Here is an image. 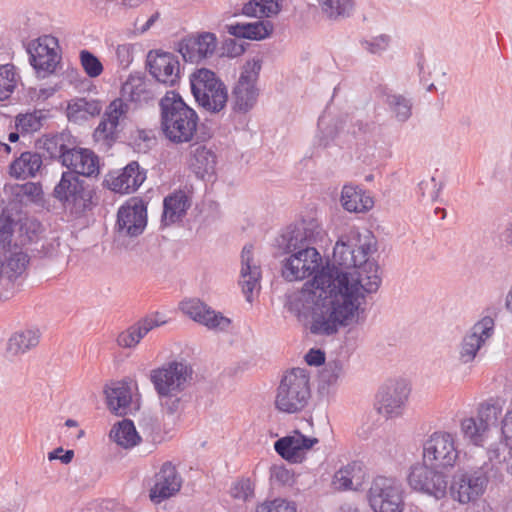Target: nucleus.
<instances>
[{
  "mask_svg": "<svg viewBox=\"0 0 512 512\" xmlns=\"http://www.w3.org/2000/svg\"><path fill=\"white\" fill-rule=\"evenodd\" d=\"M285 250L290 254L282 264L287 281L303 280L316 272L312 282L289 295L288 310L309 325L314 335L330 336L358 321L365 295L375 293L381 284L379 266L369 256L376 251L370 234L361 235L351 229L342 235L333 249V264L321 266L317 249L295 245Z\"/></svg>",
  "mask_w": 512,
  "mask_h": 512,
  "instance_id": "obj_1",
  "label": "nucleus"
},
{
  "mask_svg": "<svg viewBox=\"0 0 512 512\" xmlns=\"http://www.w3.org/2000/svg\"><path fill=\"white\" fill-rule=\"evenodd\" d=\"M159 106L161 131L165 138L174 144L191 142L199 122L196 111L175 91L166 92Z\"/></svg>",
  "mask_w": 512,
  "mask_h": 512,
  "instance_id": "obj_2",
  "label": "nucleus"
},
{
  "mask_svg": "<svg viewBox=\"0 0 512 512\" xmlns=\"http://www.w3.org/2000/svg\"><path fill=\"white\" fill-rule=\"evenodd\" d=\"M192 375V368L183 361H171L151 370L150 381L164 413L174 415L180 410L182 394L191 382Z\"/></svg>",
  "mask_w": 512,
  "mask_h": 512,
  "instance_id": "obj_3",
  "label": "nucleus"
},
{
  "mask_svg": "<svg viewBox=\"0 0 512 512\" xmlns=\"http://www.w3.org/2000/svg\"><path fill=\"white\" fill-rule=\"evenodd\" d=\"M311 396L310 377L306 369L293 368L287 371L277 388L275 407L288 414L302 411Z\"/></svg>",
  "mask_w": 512,
  "mask_h": 512,
  "instance_id": "obj_4",
  "label": "nucleus"
},
{
  "mask_svg": "<svg viewBox=\"0 0 512 512\" xmlns=\"http://www.w3.org/2000/svg\"><path fill=\"white\" fill-rule=\"evenodd\" d=\"M191 91L196 102L210 113L224 109L228 93L224 83L216 74L206 68L194 72L190 77Z\"/></svg>",
  "mask_w": 512,
  "mask_h": 512,
  "instance_id": "obj_5",
  "label": "nucleus"
},
{
  "mask_svg": "<svg viewBox=\"0 0 512 512\" xmlns=\"http://www.w3.org/2000/svg\"><path fill=\"white\" fill-rule=\"evenodd\" d=\"M488 482L487 464L458 469L452 477L451 497L460 504L474 503L485 493Z\"/></svg>",
  "mask_w": 512,
  "mask_h": 512,
  "instance_id": "obj_6",
  "label": "nucleus"
},
{
  "mask_svg": "<svg viewBox=\"0 0 512 512\" xmlns=\"http://www.w3.org/2000/svg\"><path fill=\"white\" fill-rule=\"evenodd\" d=\"M261 67V61L255 59L243 65L240 76L231 92L230 105L233 112L246 114L256 105L259 96L256 83Z\"/></svg>",
  "mask_w": 512,
  "mask_h": 512,
  "instance_id": "obj_7",
  "label": "nucleus"
},
{
  "mask_svg": "<svg viewBox=\"0 0 512 512\" xmlns=\"http://www.w3.org/2000/svg\"><path fill=\"white\" fill-rule=\"evenodd\" d=\"M455 434L446 431L432 433L423 443V459L434 468H453L459 460Z\"/></svg>",
  "mask_w": 512,
  "mask_h": 512,
  "instance_id": "obj_8",
  "label": "nucleus"
},
{
  "mask_svg": "<svg viewBox=\"0 0 512 512\" xmlns=\"http://www.w3.org/2000/svg\"><path fill=\"white\" fill-rule=\"evenodd\" d=\"M53 196L66 210L75 216L82 215L91 206V191L84 187V181L72 172H63L53 190Z\"/></svg>",
  "mask_w": 512,
  "mask_h": 512,
  "instance_id": "obj_9",
  "label": "nucleus"
},
{
  "mask_svg": "<svg viewBox=\"0 0 512 512\" xmlns=\"http://www.w3.org/2000/svg\"><path fill=\"white\" fill-rule=\"evenodd\" d=\"M368 501L374 512H403V490L395 479L378 476L368 491Z\"/></svg>",
  "mask_w": 512,
  "mask_h": 512,
  "instance_id": "obj_10",
  "label": "nucleus"
},
{
  "mask_svg": "<svg viewBox=\"0 0 512 512\" xmlns=\"http://www.w3.org/2000/svg\"><path fill=\"white\" fill-rule=\"evenodd\" d=\"M29 61L38 76L46 77L55 72L61 61V48L58 39L43 35L28 44Z\"/></svg>",
  "mask_w": 512,
  "mask_h": 512,
  "instance_id": "obj_11",
  "label": "nucleus"
},
{
  "mask_svg": "<svg viewBox=\"0 0 512 512\" xmlns=\"http://www.w3.org/2000/svg\"><path fill=\"white\" fill-rule=\"evenodd\" d=\"M428 463L416 464L411 467L408 484L415 490L433 496L435 499L445 497L447 493V476Z\"/></svg>",
  "mask_w": 512,
  "mask_h": 512,
  "instance_id": "obj_12",
  "label": "nucleus"
},
{
  "mask_svg": "<svg viewBox=\"0 0 512 512\" xmlns=\"http://www.w3.org/2000/svg\"><path fill=\"white\" fill-rule=\"evenodd\" d=\"M409 394L410 387L405 380L390 381L379 389L375 409L386 419L401 416Z\"/></svg>",
  "mask_w": 512,
  "mask_h": 512,
  "instance_id": "obj_13",
  "label": "nucleus"
},
{
  "mask_svg": "<svg viewBox=\"0 0 512 512\" xmlns=\"http://www.w3.org/2000/svg\"><path fill=\"white\" fill-rule=\"evenodd\" d=\"M130 111V105L123 99L113 100L106 108L101 121L94 130L93 137L96 142H102L111 147L120 137V120Z\"/></svg>",
  "mask_w": 512,
  "mask_h": 512,
  "instance_id": "obj_14",
  "label": "nucleus"
},
{
  "mask_svg": "<svg viewBox=\"0 0 512 512\" xmlns=\"http://www.w3.org/2000/svg\"><path fill=\"white\" fill-rule=\"evenodd\" d=\"M495 322L490 316H485L476 322L464 335L459 345V361L463 364L472 362L486 341L494 334Z\"/></svg>",
  "mask_w": 512,
  "mask_h": 512,
  "instance_id": "obj_15",
  "label": "nucleus"
},
{
  "mask_svg": "<svg viewBox=\"0 0 512 512\" xmlns=\"http://www.w3.org/2000/svg\"><path fill=\"white\" fill-rule=\"evenodd\" d=\"M147 224V210L142 201L132 199L121 206L117 213L116 228L120 236L136 237Z\"/></svg>",
  "mask_w": 512,
  "mask_h": 512,
  "instance_id": "obj_16",
  "label": "nucleus"
},
{
  "mask_svg": "<svg viewBox=\"0 0 512 512\" xmlns=\"http://www.w3.org/2000/svg\"><path fill=\"white\" fill-rule=\"evenodd\" d=\"M147 65L150 74L158 83L174 86L180 79V64L175 55L168 52L148 53Z\"/></svg>",
  "mask_w": 512,
  "mask_h": 512,
  "instance_id": "obj_17",
  "label": "nucleus"
},
{
  "mask_svg": "<svg viewBox=\"0 0 512 512\" xmlns=\"http://www.w3.org/2000/svg\"><path fill=\"white\" fill-rule=\"evenodd\" d=\"M156 83L139 75H130L122 84L121 97L124 102L136 106L148 104L156 97Z\"/></svg>",
  "mask_w": 512,
  "mask_h": 512,
  "instance_id": "obj_18",
  "label": "nucleus"
},
{
  "mask_svg": "<svg viewBox=\"0 0 512 512\" xmlns=\"http://www.w3.org/2000/svg\"><path fill=\"white\" fill-rule=\"evenodd\" d=\"M181 482L175 466L170 462L164 463L155 474V482L149 494L151 501L160 503L175 495L181 488Z\"/></svg>",
  "mask_w": 512,
  "mask_h": 512,
  "instance_id": "obj_19",
  "label": "nucleus"
},
{
  "mask_svg": "<svg viewBox=\"0 0 512 512\" xmlns=\"http://www.w3.org/2000/svg\"><path fill=\"white\" fill-rule=\"evenodd\" d=\"M146 173L137 162L132 161L122 170L110 173L106 179L108 187L115 192L128 194L136 191L144 182Z\"/></svg>",
  "mask_w": 512,
  "mask_h": 512,
  "instance_id": "obj_20",
  "label": "nucleus"
},
{
  "mask_svg": "<svg viewBox=\"0 0 512 512\" xmlns=\"http://www.w3.org/2000/svg\"><path fill=\"white\" fill-rule=\"evenodd\" d=\"M166 322L164 316L158 312L149 315L121 332L117 337V343L123 348H134L152 329Z\"/></svg>",
  "mask_w": 512,
  "mask_h": 512,
  "instance_id": "obj_21",
  "label": "nucleus"
},
{
  "mask_svg": "<svg viewBox=\"0 0 512 512\" xmlns=\"http://www.w3.org/2000/svg\"><path fill=\"white\" fill-rule=\"evenodd\" d=\"M217 47V39L213 33H203L198 37L189 38L180 45V53L185 61L198 63L210 57Z\"/></svg>",
  "mask_w": 512,
  "mask_h": 512,
  "instance_id": "obj_22",
  "label": "nucleus"
},
{
  "mask_svg": "<svg viewBox=\"0 0 512 512\" xmlns=\"http://www.w3.org/2000/svg\"><path fill=\"white\" fill-rule=\"evenodd\" d=\"M63 166L69 168L72 173L91 177L99 173L98 157L89 149L76 148L75 145L63 159Z\"/></svg>",
  "mask_w": 512,
  "mask_h": 512,
  "instance_id": "obj_23",
  "label": "nucleus"
},
{
  "mask_svg": "<svg viewBox=\"0 0 512 512\" xmlns=\"http://www.w3.org/2000/svg\"><path fill=\"white\" fill-rule=\"evenodd\" d=\"M252 250L253 246L251 244H247L243 247L241 252L239 284L241 285L242 291L248 302H251L252 294L254 290L259 287V281L261 278V268L254 261Z\"/></svg>",
  "mask_w": 512,
  "mask_h": 512,
  "instance_id": "obj_24",
  "label": "nucleus"
},
{
  "mask_svg": "<svg viewBox=\"0 0 512 512\" xmlns=\"http://www.w3.org/2000/svg\"><path fill=\"white\" fill-rule=\"evenodd\" d=\"M318 443L317 438L306 437L296 431L291 436L278 439L274 443L275 451L285 460L297 463L302 460L303 451Z\"/></svg>",
  "mask_w": 512,
  "mask_h": 512,
  "instance_id": "obj_25",
  "label": "nucleus"
},
{
  "mask_svg": "<svg viewBox=\"0 0 512 512\" xmlns=\"http://www.w3.org/2000/svg\"><path fill=\"white\" fill-rule=\"evenodd\" d=\"M74 145L72 136L67 132L45 134L36 141L37 148L43 149L51 159H57L61 163Z\"/></svg>",
  "mask_w": 512,
  "mask_h": 512,
  "instance_id": "obj_26",
  "label": "nucleus"
},
{
  "mask_svg": "<svg viewBox=\"0 0 512 512\" xmlns=\"http://www.w3.org/2000/svg\"><path fill=\"white\" fill-rule=\"evenodd\" d=\"M366 473L361 462L353 461L340 468L333 476L335 490H358L364 482Z\"/></svg>",
  "mask_w": 512,
  "mask_h": 512,
  "instance_id": "obj_27",
  "label": "nucleus"
},
{
  "mask_svg": "<svg viewBox=\"0 0 512 512\" xmlns=\"http://www.w3.org/2000/svg\"><path fill=\"white\" fill-rule=\"evenodd\" d=\"M324 236L322 227L315 220L304 222L301 227H297L289 232L285 238L289 247L299 245L301 247L316 249L312 245L321 241Z\"/></svg>",
  "mask_w": 512,
  "mask_h": 512,
  "instance_id": "obj_28",
  "label": "nucleus"
},
{
  "mask_svg": "<svg viewBox=\"0 0 512 512\" xmlns=\"http://www.w3.org/2000/svg\"><path fill=\"white\" fill-rule=\"evenodd\" d=\"M49 119V110L33 109L17 114L14 118V126L25 137L40 131Z\"/></svg>",
  "mask_w": 512,
  "mask_h": 512,
  "instance_id": "obj_29",
  "label": "nucleus"
},
{
  "mask_svg": "<svg viewBox=\"0 0 512 512\" xmlns=\"http://www.w3.org/2000/svg\"><path fill=\"white\" fill-rule=\"evenodd\" d=\"M190 207L188 196L184 191H176L167 197L163 202L162 223L165 226L181 221Z\"/></svg>",
  "mask_w": 512,
  "mask_h": 512,
  "instance_id": "obj_30",
  "label": "nucleus"
},
{
  "mask_svg": "<svg viewBox=\"0 0 512 512\" xmlns=\"http://www.w3.org/2000/svg\"><path fill=\"white\" fill-rule=\"evenodd\" d=\"M42 157L37 152L26 151L10 164V175L17 179L35 177L42 167Z\"/></svg>",
  "mask_w": 512,
  "mask_h": 512,
  "instance_id": "obj_31",
  "label": "nucleus"
},
{
  "mask_svg": "<svg viewBox=\"0 0 512 512\" xmlns=\"http://www.w3.org/2000/svg\"><path fill=\"white\" fill-rule=\"evenodd\" d=\"M273 31V24L266 21H256L254 23H237L227 25V32L237 38H246L250 40H262L268 37Z\"/></svg>",
  "mask_w": 512,
  "mask_h": 512,
  "instance_id": "obj_32",
  "label": "nucleus"
},
{
  "mask_svg": "<svg viewBox=\"0 0 512 512\" xmlns=\"http://www.w3.org/2000/svg\"><path fill=\"white\" fill-rule=\"evenodd\" d=\"M190 168L199 178L212 175L216 166V155L211 149L203 145L191 148Z\"/></svg>",
  "mask_w": 512,
  "mask_h": 512,
  "instance_id": "obj_33",
  "label": "nucleus"
},
{
  "mask_svg": "<svg viewBox=\"0 0 512 512\" xmlns=\"http://www.w3.org/2000/svg\"><path fill=\"white\" fill-rule=\"evenodd\" d=\"M105 393L110 411L118 416L125 415L132 398L130 386L125 382H117L107 388Z\"/></svg>",
  "mask_w": 512,
  "mask_h": 512,
  "instance_id": "obj_34",
  "label": "nucleus"
},
{
  "mask_svg": "<svg viewBox=\"0 0 512 512\" xmlns=\"http://www.w3.org/2000/svg\"><path fill=\"white\" fill-rule=\"evenodd\" d=\"M341 202L345 210L356 213L368 211L374 205V201L369 195L352 185L343 187Z\"/></svg>",
  "mask_w": 512,
  "mask_h": 512,
  "instance_id": "obj_35",
  "label": "nucleus"
},
{
  "mask_svg": "<svg viewBox=\"0 0 512 512\" xmlns=\"http://www.w3.org/2000/svg\"><path fill=\"white\" fill-rule=\"evenodd\" d=\"M384 103L392 117L399 123H404L412 115V99L395 92H384Z\"/></svg>",
  "mask_w": 512,
  "mask_h": 512,
  "instance_id": "obj_36",
  "label": "nucleus"
},
{
  "mask_svg": "<svg viewBox=\"0 0 512 512\" xmlns=\"http://www.w3.org/2000/svg\"><path fill=\"white\" fill-rule=\"evenodd\" d=\"M109 436L118 446L124 449L136 446L141 440L134 423L129 419H123L114 424Z\"/></svg>",
  "mask_w": 512,
  "mask_h": 512,
  "instance_id": "obj_37",
  "label": "nucleus"
},
{
  "mask_svg": "<svg viewBox=\"0 0 512 512\" xmlns=\"http://www.w3.org/2000/svg\"><path fill=\"white\" fill-rule=\"evenodd\" d=\"M40 333L38 330L26 329L14 333L8 340L7 352L11 355H18L38 345Z\"/></svg>",
  "mask_w": 512,
  "mask_h": 512,
  "instance_id": "obj_38",
  "label": "nucleus"
},
{
  "mask_svg": "<svg viewBox=\"0 0 512 512\" xmlns=\"http://www.w3.org/2000/svg\"><path fill=\"white\" fill-rule=\"evenodd\" d=\"M460 429L464 439L475 446H483L489 432L488 425L474 417L464 418L460 423Z\"/></svg>",
  "mask_w": 512,
  "mask_h": 512,
  "instance_id": "obj_39",
  "label": "nucleus"
},
{
  "mask_svg": "<svg viewBox=\"0 0 512 512\" xmlns=\"http://www.w3.org/2000/svg\"><path fill=\"white\" fill-rule=\"evenodd\" d=\"M102 105L99 100L77 98L68 105V113L71 117L86 119L99 115Z\"/></svg>",
  "mask_w": 512,
  "mask_h": 512,
  "instance_id": "obj_40",
  "label": "nucleus"
},
{
  "mask_svg": "<svg viewBox=\"0 0 512 512\" xmlns=\"http://www.w3.org/2000/svg\"><path fill=\"white\" fill-rule=\"evenodd\" d=\"M180 310L194 322L201 324L204 320L205 312H208V304L199 298H190L180 302Z\"/></svg>",
  "mask_w": 512,
  "mask_h": 512,
  "instance_id": "obj_41",
  "label": "nucleus"
},
{
  "mask_svg": "<svg viewBox=\"0 0 512 512\" xmlns=\"http://www.w3.org/2000/svg\"><path fill=\"white\" fill-rule=\"evenodd\" d=\"M15 67L12 64L0 66V101L7 99L16 87Z\"/></svg>",
  "mask_w": 512,
  "mask_h": 512,
  "instance_id": "obj_42",
  "label": "nucleus"
},
{
  "mask_svg": "<svg viewBox=\"0 0 512 512\" xmlns=\"http://www.w3.org/2000/svg\"><path fill=\"white\" fill-rule=\"evenodd\" d=\"M200 325L208 330L220 332L226 331L229 328L231 320L208 305V312H205L204 320Z\"/></svg>",
  "mask_w": 512,
  "mask_h": 512,
  "instance_id": "obj_43",
  "label": "nucleus"
},
{
  "mask_svg": "<svg viewBox=\"0 0 512 512\" xmlns=\"http://www.w3.org/2000/svg\"><path fill=\"white\" fill-rule=\"evenodd\" d=\"M319 4L330 18L348 15L352 10L351 0H319Z\"/></svg>",
  "mask_w": 512,
  "mask_h": 512,
  "instance_id": "obj_44",
  "label": "nucleus"
},
{
  "mask_svg": "<svg viewBox=\"0 0 512 512\" xmlns=\"http://www.w3.org/2000/svg\"><path fill=\"white\" fill-rule=\"evenodd\" d=\"M296 504L283 498L265 501L256 507L255 512H296Z\"/></svg>",
  "mask_w": 512,
  "mask_h": 512,
  "instance_id": "obj_45",
  "label": "nucleus"
},
{
  "mask_svg": "<svg viewBox=\"0 0 512 512\" xmlns=\"http://www.w3.org/2000/svg\"><path fill=\"white\" fill-rule=\"evenodd\" d=\"M343 364L339 360L330 361L320 374V379L327 386L336 385L343 376Z\"/></svg>",
  "mask_w": 512,
  "mask_h": 512,
  "instance_id": "obj_46",
  "label": "nucleus"
},
{
  "mask_svg": "<svg viewBox=\"0 0 512 512\" xmlns=\"http://www.w3.org/2000/svg\"><path fill=\"white\" fill-rule=\"evenodd\" d=\"M80 61L84 71L91 78L98 77L103 72L100 60L88 50L80 52Z\"/></svg>",
  "mask_w": 512,
  "mask_h": 512,
  "instance_id": "obj_47",
  "label": "nucleus"
},
{
  "mask_svg": "<svg viewBox=\"0 0 512 512\" xmlns=\"http://www.w3.org/2000/svg\"><path fill=\"white\" fill-rule=\"evenodd\" d=\"M29 263L28 255L24 252H17L12 254L7 260V269L10 278L18 277L25 270Z\"/></svg>",
  "mask_w": 512,
  "mask_h": 512,
  "instance_id": "obj_48",
  "label": "nucleus"
},
{
  "mask_svg": "<svg viewBox=\"0 0 512 512\" xmlns=\"http://www.w3.org/2000/svg\"><path fill=\"white\" fill-rule=\"evenodd\" d=\"M230 494L235 499L247 501L253 497L254 485L249 478L238 480L232 485Z\"/></svg>",
  "mask_w": 512,
  "mask_h": 512,
  "instance_id": "obj_49",
  "label": "nucleus"
},
{
  "mask_svg": "<svg viewBox=\"0 0 512 512\" xmlns=\"http://www.w3.org/2000/svg\"><path fill=\"white\" fill-rule=\"evenodd\" d=\"M270 480L273 485L292 486L294 483V474L282 465H274L270 469Z\"/></svg>",
  "mask_w": 512,
  "mask_h": 512,
  "instance_id": "obj_50",
  "label": "nucleus"
},
{
  "mask_svg": "<svg viewBox=\"0 0 512 512\" xmlns=\"http://www.w3.org/2000/svg\"><path fill=\"white\" fill-rule=\"evenodd\" d=\"M390 44V37L388 35H380L373 37L370 40L361 41V46L364 50L371 54L380 55L387 50Z\"/></svg>",
  "mask_w": 512,
  "mask_h": 512,
  "instance_id": "obj_51",
  "label": "nucleus"
},
{
  "mask_svg": "<svg viewBox=\"0 0 512 512\" xmlns=\"http://www.w3.org/2000/svg\"><path fill=\"white\" fill-rule=\"evenodd\" d=\"M501 414V408L495 403H481L477 411V419L489 426V422L497 420Z\"/></svg>",
  "mask_w": 512,
  "mask_h": 512,
  "instance_id": "obj_52",
  "label": "nucleus"
},
{
  "mask_svg": "<svg viewBox=\"0 0 512 512\" xmlns=\"http://www.w3.org/2000/svg\"><path fill=\"white\" fill-rule=\"evenodd\" d=\"M14 222L9 216H0V247L9 245L13 236Z\"/></svg>",
  "mask_w": 512,
  "mask_h": 512,
  "instance_id": "obj_53",
  "label": "nucleus"
},
{
  "mask_svg": "<svg viewBox=\"0 0 512 512\" xmlns=\"http://www.w3.org/2000/svg\"><path fill=\"white\" fill-rule=\"evenodd\" d=\"M418 186L421 195L423 197H428L432 200L438 197L439 191L442 187L440 183L436 182L435 177H431L427 180H422Z\"/></svg>",
  "mask_w": 512,
  "mask_h": 512,
  "instance_id": "obj_54",
  "label": "nucleus"
},
{
  "mask_svg": "<svg viewBox=\"0 0 512 512\" xmlns=\"http://www.w3.org/2000/svg\"><path fill=\"white\" fill-rule=\"evenodd\" d=\"M133 47L131 44H121L118 45L115 49L116 59L123 69L128 68L133 60L132 55Z\"/></svg>",
  "mask_w": 512,
  "mask_h": 512,
  "instance_id": "obj_55",
  "label": "nucleus"
},
{
  "mask_svg": "<svg viewBox=\"0 0 512 512\" xmlns=\"http://www.w3.org/2000/svg\"><path fill=\"white\" fill-rule=\"evenodd\" d=\"M260 4V17H270L280 11L279 0H258Z\"/></svg>",
  "mask_w": 512,
  "mask_h": 512,
  "instance_id": "obj_56",
  "label": "nucleus"
},
{
  "mask_svg": "<svg viewBox=\"0 0 512 512\" xmlns=\"http://www.w3.org/2000/svg\"><path fill=\"white\" fill-rule=\"evenodd\" d=\"M305 361L310 366H320L325 363V353L320 349H310L305 355Z\"/></svg>",
  "mask_w": 512,
  "mask_h": 512,
  "instance_id": "obj_57",
  "label": "nucleus"
},
{
  "mask_svg": "<svg viewBox=\"0 0 512 512\" xmlns=\"http://www.w3.org/2000/svg\"><path fill=\"white\" fill-rule=\"evenodd\" d=\"M501 430L506 444H508V442H512V407L507 411L504 419L502 420Z\"/></svg>",
  "mask_w": 512,
  "mask_h": 512,
  "instance_id": "obj_58",
  "label": "nucleus"
},
{
  "mask_svg": "<svg viewBox=\"0 0 512 512\" xmlns=\"http://www.w3.org/2000/svg\"><path fill=\"white\" fill-rule=\"evenodd\" d=\"M506 447H508L506 443L503 444L502 442L491 444L487 449V456L489 461L492 462L496 460L500 462L501 452L504 451Z\"/></svg>",
  "mask_w": 512,
  "mask_h": 512,
  "instance_id": "obj_59",
  "label": "nucleus"
},
{
  "mask_svg": "<svg viewBox=\"0 0 512 512\" xmlns=\"http://www.w3.org/2000/svg\"><path fill=\"white\" fill-rule=\"evenodd\" d=\"M242 13L249 17H260V4L258 0H251L243 6Z\"/></svg>",
  "mask_w": 512,
  "mask_h": 512,
  "instance_id": "obj_60",
  "label": "nucleus"
},
{
  "mask_svg": "<svg viewBox=\"0 0 512 512\" xmlns=\"http://www.w3.org/2000/svg\"><path fill=\"white\" fill-rule=\"evenodd\" d=\"M468 512H492V509L487 503H477L476 501L472 503V507L469 509Z\"/></svg>",
  "mask_w": 512,
  "mask_h": 512,
  "instance_id": "obj_61",
  "label": "nucleus"
},
{
  "mask_svg": "<svg viewBox=\"0 0 512 512\" xmlns=\"http://www.w3.org/2000/svg\"><path fill=\"white\" fill-rule=\"evenodd\" d=\"M502 237L507 244L512 246V222L507 225Z\"/></svg>",
  "mask_w": 512,
  "mask_h": 512,
  "instance_id": "obj_62",
  "label": "nucleus"
},
{
  "mask_svg": "<svg viewBox=\"0 0 512 512\" xmlns=\"http://www.w3.org/2000/svg\"><path fill=\"white\" fill-rule=\"evenodd\" d=\"M160 14L159 12H155L148 20L147 22L145 23V25L142 27L141 31L142 32H145L147 30H149L152 25L158 20Z\"/></svg>",
  "mask_w": 512,
  "mask_h": 512,
  "instance_id": "obj_63",
  "label": "nucleus"
},
{
  "mask_svg": "<svg viewBox=\"0 0 512 512\" xmlns=\"http://www.w3.org/2000/svg\"><path fill=\"white\" fill-rule=\"evenodd\" d=\"M74 456V452L72 450H67L62 456H59L58 459L61 460L64 464H69Z\"/></svg>",
  "mask_w": 512,
  "mask_h": 512,
  "instance_id": "obj_64",
  "label": "nucleus"
}]
</instances>
